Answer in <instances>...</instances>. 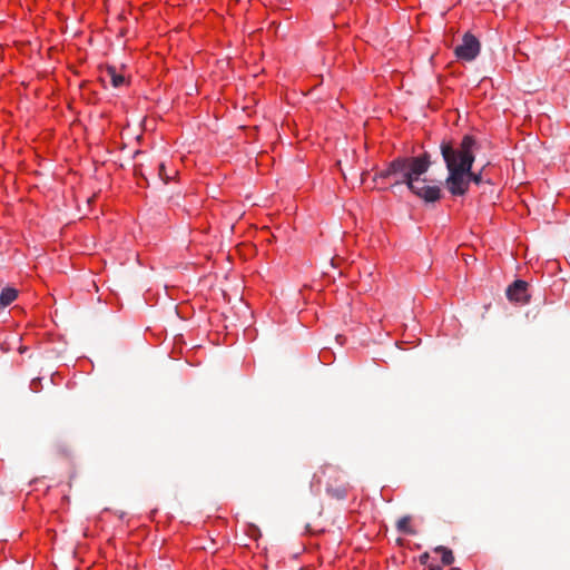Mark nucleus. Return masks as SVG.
Listing matches in <instances>:
<instances>
[{
    "label": "nucleus",
    "instance_id": "11",
    "mask_svg": "<svg viewBox=\"0 0 570 570\" xmlns=\"http://www.w3.org/2000/svg\"><path fill=\"white\" fill-rule=\"evenodd\" d=\"M158 177L164 181V184H167L170 179V176L166 171V165L164 163L158 164Z\"/></svg>",
    "mask_w": 570,
    "mask_h": 570
},
{
    "label": "nucleus",
    "instance_id": "9",
    "mask_svg": "<svg viewBox=\"0 0 570 570\" xmlns=\"http://www.w3.org/2000/svg\"><path fill=\"white\" fill-rule=\"evenodd\" d=\"M326 492L330 497L336 499V500H344L347 494V490L345 487H327Z\"/></svg>",
    "mask_w": 570,
    "mask_h": 570
},
{
    "label": "nucleus",
    "instance_id": "14",
    "mask_svg": "<svg viewBox=\"0 0 570 570\" xmlns=\"http://www.w3.org/2000/svg\"><path fill=\"white\" fill-rule=\"evenodd\" d=\"M366 176H367V171H363V173L361 174V180H362V183H364V180H365V177H366Z\"/></svg>",
    "mask_w": 570,
    "mask_h": 570
},
{
    "label": "nucleus",
    "instance_id": "4",
    "mask_svg": "<svg viewBox=\"0 0 570 570\" xmlns=\"http://www.w3.org/2000/svg\"><path fill=\"white\" fill-rule=\"evenodd\" d=\"M528 283L521 279H518L513 282L508 288H507V296L510 301L518 302V303H528L529 296L527 293Z\"/></svg>",
    "mask_w": 570,
    "mask_h": 570
},
{
    "label": "nucleus",
    "instance_id": "5",
    "mask_svg": "<svg viewBox=\"0 0 570 570\" xmlns=\"http://www.w3.org/2000/svg\"><path fill=\"white\" fill-rule=\"evenodd\" d=\"M100 81L102 83L109 81L114 88H119L126 83L125 77L121 73L117 72V69L114 66H107L101 71Z\"/></svg>",
    "mask_w": 570,
    "mask_h": 570
},
{
    "label": "nucleus",
    "instance_id": "3",
    "mask_svg": "<svg viewBox=\"0 0 570 570\" xmlns=\"http://www.w3.org/2000/svg\"><path fill=\"white\" fill-rule=\"evenodd\" d=\"M481 43L475 36L470 32L464 33L462 43L456 46L454 53L458 59L464 61L474 60L480 53Z\"/></svg>",
    "mask_w": 570,
    "mask_h": 570
},
{
    "label": "nucleus",
    "instance_id": "13",
    "mask_svg": "<svg viewBox=\"0 0 570 570\" xmlns=\"http://www.w3.org/2000/svg\"><path fill=\"white\" fill-rule=\"evenodd\" d=\"M428 568H429V570H442V567L434 562H432L431 564H428Z\"/></svg>",
    "mask_w": 570,
    "mask_h": 570
},
{
    "label": "nucleus",
    "instance_id": "12",
    "mask_svg": "<svg viewBox=\"0 0 570 570\" xmlns=\"http://www.w3.org/2000/svg\"><path fill=\"white\" fill-rule=\"evenodd\" d=\"M431 557L429 554V552H424L423 554L420 556V562L424 566L428 567V564H431L432 562L430 561Z\"/></svg>",
    "mask_w": 570,
    "mask_h": 570
},
{
    "label": "nucleus",
    "instance_id": "6",
    "mask_svg": "<svg viewBox=\"0 0 570 570\" xmlns=\"http://www.w3.org/2000/svg\"><path fill=\"white\" fill-rule=\"evenodd\" d=\"M18 296L17 289L13 287H4L0 292V307L11 304Z\"/></svg>",
    "mask_w": 570,
    "mask_h": 570
},
{
    "label": "nucleus",
    "instance_id": "8",
    "mask_svg": "<svg viewBox=\"0 0 570 570\" xmlns=\"http://www.w3.org/2000/svg\"><path fill=\"white\" fill-rule=\"evenodd\" d=\"M436 553L441 554L442 563L445 566H450L454 561V556L452 551L443 546H439L434 549Z\"/></svg>",
    "mask_w": 570,
    "mask_h": 570
},
{
    "label": "nucleus",
    "instance_id": "2",
    "mask_svg": "<svg viewBox=\"0 0 570 570\" xmlns=\"http://www.w3.org/2000/svg\"><path fill=\"white\" fill-rule=\"evenodd\" d=\"M478 142L465 135L458 146L452 140H442L440 151L448 169L445 186L453 196H462L469 190L468 174L475 160Z\"/></svg>",
    "mask_w": 570,
    "mask_h": 570
},
{
    "label": "nucleus",
    "instance_id": "1",
    "mask_svg": "<svg viewBox=\"0 0 570 570\" xmlns=\"http://www.w3.org/2000/svg\"><path fill=\"white\" fill-rule=\"evenodd\" d=\"M431 155L423 153L417 157H397L392 160L385 170L380 171L373 177V181L386 178H393L394 181L390 188L394 189L401 185H406L415 196L426 203H434L441 198L439 186L422 185L425 179H420L431 166Z\"/></svg>",
    "mask_w": 570,
    "mask_h": 570
},
{
    "label": "nucleus",
    "instance_id": "15",
    "mask_svg": "<svg viewBox=\"0 0 570 570\" xmlns=\"http://www.w3.org/2000/svg\"><path fill=\"white\" fill-rule=\"evenodd\" d=\"M341 171H342V175L344 176V178H346L345 171L343 169H341Z\"/></svg>",
    "mask_w": 570,
    "mask_h": 570
},
{
    "label": "nucleus",
    "instance_id": "10",
    "mask_svg": "<svg viewBox=\"0 0 570 570\" xmlns=\"http://www.w3.org/2000/svg\"><path fill=\"white\" fill-rule=\"evenodd\" d=\"M469 184L473 181L475 185H480L483 181L482 170L479 173L472 171V168L470 169V173L468 174Z\"/></svg>",
    "mask_w": 570,
    "mask_h": 570
},
{
    "label": "nucleus",
    "instance_id": "7",
    "mask_svg": "<svg viewBox=\"0 0 570 570\" xmlns=\"http://www.w3.org/2000/svg\"><path fill=\"white\" fill-rule=\"evenodd\" d=\"M411 517L404 515L396 522V529L399 532L404 534H414V530L411 527Z\"/></svg>",
    "mask_w": 570,
    "mask_h": 570
}]
</instances>
